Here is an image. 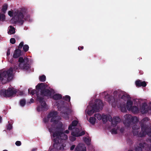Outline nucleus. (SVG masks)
Returning a JSON list of instances; mask_svg holds the SVG:
<instances>
[{
  "instance_id": "obj_1",
  "label": "nucleus",
  "mask_w": 151,
  "mask_h": 151,
  "mask_svg": "<svg viewBox=\"0 0 151 151\" xmlns=\"http://www.w3.org/2000/svg\"><path fill=\"white\" fill-rule=\"evenodd\" d=\"M37 90L40 91V93L38 92L36 93L37 96V100L38 101H41V100H44V96L50 97L51 95L52 92L50 90L46 88L45 85L43 83L38 84L36 86Z\"/></svg>"
},
{
  "instance_id": "obj_2",
  "label": "nucleus",
  "mask_w": 151,
  "mask_h": 151,
  "mask_svg": "<svg viewBox=\"0 0 151 151\" xmlns=\"http://www.w3.org/2000/svg\"><path fill=\"white\" fill-rule=\"evenodd\" d=\"M140 124L141 129V131L139 126L135 124L132 127V132L134 136L142 137H145L147 134L146 131L148 128V126L144 123H140Z\"/></svg>"
},
{
  "instance_id": "obj_3",
  "label": "nucleus",
  "mask_w": 151,
  "mask_h": 151,
  "mask_svg": "<svg viewBox=\"0 0 151 151\" xmlns=\"http://www.w3.org/2000/svg\"><path fill=\"white\" fill-rule=\"evenodd\" d=\"M68 105L66 102L62 100L59 101L57 104L58 110L62 111L60 113V115L66 120L69 119L68 112L70 111Z\"/></svg>"
},
{
  "instance_id": "obj_4",
  "label": "nucleus",
  "mask_w": 151,
  "mask_h": 151,
  "mask_svg": "<svg viewBox=\"0 0 151 151\" xmlns=\"http://www.w3.org/2000/svg\"><path fill=\"white\" fill-rule=\"evenodd\" d=\"M27 13V10L25 9L22 8L20 10L15 11L14 13V16L13 19L14 23H18L22 25L24 22V17Z\"/></svg>"
},
{
  "instance_id": "obj_5",
  "label": "nucleus",
  "mask_w": 151,
  "mask_h": 151,
  "mask_svg": "<svg viewBox=\"0 0 151 151\" xmlns=\"http://www.w3.org/2000/svg\"><path fill=\"white\" fill-rule=\"evenodd\" d=\"M103 106L102 101L100 99H96L94 104L88 107L87 114L89 115H91L95 112H99L100 110L103 109Z\"/></svg>"
},
{
  "instance_id": "obj_6",
  "label": "nucleus",
  "mask_w": 151,
  "mask_h": 151,
  "mask_svg": "<svg viewBox=\"0 0 151 151\" xmlns=\"http://www.w3.org/2000/svg\"><path fill=\"white\" fill-rule=\"evenodd\" d=\"M18 69L17 66H14L13 68L11 67L7 71H3L2 73H0V80L2 81L4 78H6L8 80H11L12 78V73L13 70L16 71Z\"/></svg>"
},
{
  "instance_id": "obj_7",
  "label": "nucleus",
  "mask_w": 151,
  "mask_h": 151,
  "mask_svg": "<svg viewBox=\"0 0 151 151\" xmlns=\"http://www.w3.org/2000/svg\"><path fill=\"white\" fill-rule=\"evenodd\" d=\"M58 113L56 111H53L50 112L47 116L48 118H51L50 122H53V124H56L58 123V121L56 119L57 117Z\"/></svg>"
},
{
  "instance_id": "obj_8",
  "label": "nucleus",
  "mask_w": 151,
  "mask_h": 151,
  "mask_svg": "<svg viewBox=\"0 0 151 151\" xmlns=\"http://www.w3.org/2000/svg\"><path fill=\"white\" fill-rule=\"evenodd\" d=\"M111 122V124L113 127L116 126L117 124L121 121L120 119L118 116H114L112 119V117L110 115H108L107 121Z\"/></svg>"
},
{
  "instance_id": "obj_9",
  "label": "nucleus",
  "mask_w": 151,
  "mask_h": 151,
  "mask_svg": "<svg viewBox=\"0 0 151 151\" xmlns=\"http://www.w3.org/2000/svg\"><path fill=\"white\" fill-rule=\"evenodd\" d=\"M105 98L106 101H107L110 104H111L113 107H115L116 106L117 103L114 96L107 94L105 96Z\"/></svg>"
},
{
  "instance_id": "obj_10",
  "label": "nucleus",
  "mask_w": 151,
  "mask_h": 151,
  "mask_svg": "<svg viewBox=\"0 0 151 151\" xmlns=\"http://www.w3.org/2000/svg\"><path fill=\"white\" fill-rule=\"evenodd\" d=\"M80 129L78 128L73 129V131H72L71 134L72 136L78 137L84 135L85 134V132L82 131V132L79 133Z\"/></svg>"
},
{
  "instance_id": "obj_11",
  "label": "nucleus",
  "mask_w": 151,
  "mask_h": 151,
  "mask_svg": "<svg viewBox=\"0 0 151 151\" xmlns=\"http://www.w3.org/2000/svg\"><path fill=\"white\" fill-rule=\"evenodd\" d=\"M17 91L15 90H13L11 88H9L6 90L4 92V94L6 97H10L16 93Z\"/></svg>"
},
{
  "instance_id": "obj_12",
  "label": "nucleus",
  "mask_w": 151,
  "mask_h": 151,
  "mask_svg": "<svg viewBox=\"0 0 151 151\" xmlns=\"http://www.w3.org/2000/svg\"><path fill=\"white\" fill-rule=\"evenodd\" d=\"M125 119L124 122V124L127 127L130 126L131 124V121L132 116L130 114H126L124 116Z\"/></svg>"
},
{
  "instance_id": "obj_13",
  "label": "nucleus",
  "mask_w": 151,
  "mask_h": 151,
  "mask_svg": "<svg viewBox=\"0 0 151 151\" xmlns=\"http://www.w3.org/2000/svg\"><path fill=\"white\" fill-rule=\"evenodd\" d=\"M41 105L38 106L37 107V111H38L44 110L47 108V106L44 100L39 101Z\"/></svg>"
},
{
  "instance_id": "obj_14",
  "label": "nucleus",
  "mask_w": 151,
  "mask_h": 151,
  "mask_svg": "<svg viewBox=\"0 0 151 151\" xmlns=\"http://www.w3.org/2000/svg\"><path fill=\"white\" fill-rule=\"evenodd\" d=\"M29 58L27 57H25L24 59V65L23 66V69L25 70H28L30 68V65L29 64Z\"/></svg>"
},
{
  "instance_id": "obj_15",
  "label": "nucleus",
  "mask_w": 151,
  "mask_h": 151,
  "mask_svg": "<svg viewBox=\"0 0 151 151\" xmlns=\"http://www.w3.org/2000/svg\"><path fill=\"white\" fill-rule=\"evenodd\" d=\"M75 150V151H86V148L84 144L80 143L76 147Z\"/></svg>"
},
{
  "instance_id": "obj_16",
  "label": "nucleus",
  "mask_w": 151,
  "mask_h": 151,
  "mask_svg": "<svg viewBox=\"0 0 151 151\" xmlns=\"http://www.w3.org/2000/svg\"><path fill=\"white\" fill-rule=\"evenodd\" d=\"M135 85L137 87L142 86L145 87L147 85V83L145 81H142L141 80H138L135 81Z\"/></svg>"
},
{
  "instance_id": "obj_17",
  "label": "nucleus",
  "mask_w": 151,
  "mask_h": 151,
  "mask_svg": "<svg viewBox=\"0 0 151 151\" xmlns=\"http://www.w3.org/2000/svg\"><path fill=\"white\" fill-rule=\"evenodd\" d=\"M78 123V121L77 120H74L72 122L71 124H70L68 128L69 130H72V131H73V129L76 128L75 127L76 126Z\"/></svg>"
},
{
  "instance_id": "obj_18",
  "label": "nucleus",
  "mask_w": 151,
  "mask_h": 151,
  "mask_svg": "<svg viewBox=\"0 0 151 151\" xmlns=\"http://www.w3.org/2000/svg\"><path fill=\"white\" fill-rule=\"evenodd\" d=\"M21 54V50L20 49H16L14 53L13 57L15 58H16L19 57Z\"/></svg>"
},
{
  "instance_id": "obj_19",
  "label": "nucleus",
  "mask_w": 151,
  "mask_h": 151,
  "mask_svg": "<svg viewBox=\"0 0 151 151\" xmlns=\"http://www.w3.org/2000/svg\"><path fill=\"white\" fill-rule=\"evenodd\" d=\"M133 102L131 100H128L127 103L126 107L128 110H130L132 107Z\"/></svg>"
},
{
  "instance_id": "obj_20",
  "label": "nucleus",
  "mask_w": 151,
  "mask_h": 151,
  "mask_svg": "<svg viewBox=\"0 0 151 151\" xmlns=\"http://www.w3.org/2000/svg\"><path fill=\"white\" fill-rule=\"evenodd\" d=\"M9 27L10 29L8 32V34L10 35L14 34L15 33V29L12 26H10Z\"/></svg>"
},
{
  "instance_id": "obj_21",
  "label": "nucleus",
  "mask_w": 151,
  "mask_h": 151,
  "mask_svg": "<svg viewBox=\"0 0 151 151\" xmlns=\"http://www.w3.org/2000/svg\"><path fill=\"white\" fill-rule=\"evenodd\" d=\"M18 62L19 63V66L21 68L23 69V65H24V59L22 57L19 58L18 60Z\"/></svg>"
},
{
  "instance_id": "obj_22",
  "label": "nucleus",
  "mask_w": 151,
  "mask_h": 151,
  "mask_svg": "<svg viewBox=\"0 0 151 151\" xmlns=\"http://www.w3.org/2000/svg\"><path fill=\"white\" fill-rule=\"evenodd\" d=\"M62 97L61 95L59 94H56L52 96V99L55 100L60 99Z\"/></svg>"
},
{
  "instance_id": "obj_23",
  "label": "nucleus",
  "mask_w": 151,
  "mask_h": 151,
  "mask_svg": "<svg viewBox=\"0 0 151 151\" xmlns=\"http://www.w3.org/2000/svg\"><path fill=\"white\" fill-rule=\"evenodd\" d=\"M130 110L134 113H137L139 112V109L136 106H134Z\"/></svg>"
},
{
  "instance_id": "obj_24",
  "label": "nucleus",
  "mask_w": 151,
  "mask_h": 151,
  "mask_svg": "<svg viewBox=\"0 0 151 151\" xmlns=\"http://www.w3.org/2000/svg\"><path fill=\"white\" fill-rule=\"evenodd\" d=\"M28 93L30 95H34L36 93H36L38 92L35 89L32 90L31 88H29L28 90Z\"/></svg>"
},
{
  "instance_id": "obj_25",
  "label": "nucleus",
  "mask_w": 151,
  "mask_h": 151,
  "mask_svg": "<svg viewBox=\"0 0 151 151\" xmlns=\"http://www.w3.org/2000/svg\"><path fill=\"white\" fill-rule=\"evenodd\" d=\"M108 115H102V119L104 124H105L107 122Z\"/></svg>"
},
{
  "instance_id": "obj_26",
  "label": "nucleus",
  "mask_w": 151,
  "mask_h": 151,
  "mask_svg": "<svg viewBox=\"0 0 151 151\" xmlns=\"http://www.w3.org/2000/svg\"><path fill=\"white\" fill-rule=\"evenodd\" d=\"M96 120V119L95 117H91L89 119V122L92 124L94 125L95 123Z\"/></svg>"
},
{
  "instance_id": "obj_27",
  "label": "nucleus",
  "mask_w": 151,
  "mask_h": 151,
  "mask_svg": "<svg viewBox=\"0 0 151 151\" xmlns=\"http://www.w3.org/2000/svg\"><path fill=\"white\" fill-rule=\"evenodd\" d=\"M139 120L137 117L132 116L131 121V124H134L135 123L137 122Z\"/></svg>"
},
{
  "instance_id": "obj_28",
  "label": "nucleus",
  "mask_w": 151,
  "mask_h": 151,
  "mask_svg": "<svg viewBox=\"0 0 151 151\" xmlns=\"http://www.w3.org/2000/svg\"><path fill=\"white\" fill-rule=\"evenodd\" d=\"M63 99L65 101L70 102V97L68 95H66L63 97Z\"/></svg>"
},
{
  "instance_id": "obj_29",
  "label": "nucleus",
  "mask_w": 151,
  "mask_h": 151,
  "mask_svg": "<svg viewBox=\"0 0 151 151\" xmlns=\"http://www.w3.org/2000/svg\"><path fill=\"white\" fill-rule=\"evenodd\" d=\"M19 104L21 106H24L26 104V101L25 99H23L20 100Z\"/></svg>"
},
{
  "instance_id": "obj_30",
  "label": "nucleus",
  "mask_w": 151,
  "mask_h": 151,
  "mask_svg": "<svg viewBox=\"0 0 151 151\" xmlns=\"http://www.w3.org/2000/svg\"><path fill=\"white\" fill-rule=\"evenodd\" d=\"M46 76L44 75L40 76L39 78L40 81L41 82H44L46 80Z\"/></svg>"
},
{
  "instance_id": "obj_31",
  "label": "nucleus",
  "mask_w": 151,
  "mask_h": 151,
  "mask_svg": "<svg viewBox=\"0 0 151 151\" xmlns=\"http://www.w3.org/2000/svg\"><path fill=\"white\" fill-rule=\"evenodd\" d=\"M84 141L87 145H89L90 144L91 140L89 138L85 137L84 139Z\"/></svg>"
},
{
  "instance_id": "obj_32",
  "label": "nucleus",
  "mask_w": 151,
  "mask_h": 151,
  "mask_svg": "<svg viewBox=\"0 0 151 151\" xmlns=\"http://www.w3.org/2000/svg\"><path fill=\"white\" fill-rule=\"evenodd\" d=\"M7 8L8 5L7 4H5L3 6L2 8L1 9L3 13H5L6 10L7 9Z\"/></svg>"
},
{
  "instance_id": "obj_33",
  "label": "nucleus",
  "mask_w": 151,
  "mask_h": 151,
  "mask_svg": "<svg viewBox=\"0 0 151 151\" xmlns=\"http://www.w3.org/2000/svg\"><path fill=\"white\" fill-rule=\"evenodd\" d=\"M94 116L96 117L99 120H100L102 119V116L100 114H95Z\"/></svg>"
},
{
  "instance_id": "obj_34",
  "label": "nucleus",
  "mask_w": 151,
  "mask_h": 151,
  "mask_svg": "<svg viewBox=\"0 0 151 151\" xmlns=\"http://www.w3.org/2000/svg\"><path fill=\"white\" fill-rule=\"evenodd\" d=\"M23 48L24 51L26 52L28 51L29 47L28 45L26 44L24 45Z\"/></svg>"
},
{
  "instance_id": "obj_35",
  "label": "nucleus",
  "mask_w": 151,
  "mask_h": 151,
  "mask_svg": "<svg viewBox=\"0 0 151 151\" xmlns=\"http://www.w3.org/2000/svg\"><path fill=\"white\" fill-rule=\"evenodd\" d=\"M120 92L122 93L119 90H116L114 91L113 94L114 96H117V95L119 96L120 94Z\"/></svg>"
},
{
  "instance_id": "obj_36",
  "label": "nucleus",
  "mask_w": 151,
  "mask_h": 151,
  "mask_svg": "<svg viewBox=\"0 0 151 151\" xmlns=\"http://www.w3.org/2000/svg\"><path fill=\"white\" fill-rule=\"evenodd\" d=\"M149 119L147 117H145L141 121L140 123L145 124V122L149 121Z\"/></svg>"
},
{
  "instance_id": "obj_37",
  "label": "nucleus",
  "mask_w": 151,
  "mask_h": 151,
  "mask_svg": "<svg viewBox=\"0 0 151 151\" xmlns=\"http://www.w3.org/2000/svg\"><path fill=\"white\" fill-rule=\"evenodd\" d=\"M112 134H116L117 133V130L115 128H113L111 130Z\"/></svg>"
},
{
  "instance_id": "obj_38",
  "label": "nucleus",
  "mask_w": 151,
  "mask_h": 151,
  "mask_svg": "<svg viewBox=\"0 0 151 151\" xmlns=\"http://www.w3.org/2000/svg\"><path fill=\"white\" fill-rule=\"evenodd\" d=\"M24 42H21L19 44L18 47V49H20L22 47L24 46Z\"/></svg>"
},
{
  "instance_id": "obj_39",
  "label": "nucleus",
  "mask_w": 151,
  "mask_h": 151,
  "mask_svg": "<svg viewBox=\"0 0 151 151\" xmlns=\"http://www.w3.org/2000/svg\"><path fill=\"white\" fill-rule=\"evenodd\" d=\"M76 136H71L69 137L70 140L72 141L73 142L75 141L76 140Z\"/></svg>"
},
{
  "instance_id": "obj_40",
  "label": "nucleus",
  "mask_w": 151,
  "mask_h": 151,
  "mask_svg": "<svg viewBox=\"0 0 151 151\" xmlns=\"http://www.w3.org/2000/svg\"><path fill=\"white\" fill-rule=\"evenodd\" d=\"M10 42L12 44H14L16 42L15 39L14 38H11L10 39Z\"/></svg>"
},
{
  "instance_id": "obj_41",
  "label": "nucleus",
  "mask_w": 151,
  "mask_h": 151,
  "mask_svg": "<svg viewBox=\"0 0 151 151\" xmlns=\"http://www.w3.org/2000/svg\"><path fill=\"white\" fill-rule=\"evenodd\" d=\"M12 125L10 124H9L7 125L6 128L7 129L10 130L12 129Z\"/></svg>"
},
{
  "instance_id": "obj_42",
  "label": "nucleus",
  "mask_w": 151,
  "mask_h": 151,
  "mask_svg": "<svg viewBox=\"0 0 151 151\" xmlns=\"http://www.w3.org/2000/svg\"><path fill=\"white\" fill-rule=\"evenodd\" d=\"M121 99H123L124 101H126V100L127 99V97L125 95H123L121 97Z\"/></svg>"
},
{
  "instance_id": "obj_43",
  "label": "nucleus",
  "mask_w": 151,
  "mask_h": 151,
  "mask_svg": "<svg viewBox=\"0 0 151 151\" xmlns=\"http://www.w3.org/2000/svg\"><path fill=\"white\" fill-rule=\"evenodd\" d=\"M15 144L17 146H20L21 145V142L19 141H17L16 142Z\"/></svg>"
},
{
  "instance_id": "obj_44",
  "label": "nucleus",
  "mask_w": 151,
  "mask_h": 151,
  "mask_svg": "<svg viewBox=\"0 0 151 151\" xmlns=\"http://www.w3.org/2000/svg\"><path fill=\"white\" fill-rule=\"evenodd\" d=\"M8 14L11 17L13 16V12L12 11H9L8 12Z\"/></svg>"
},
{
  "instance_id": "obj_45",
  "label": "nucleus",
  "mask_w": 151,
  "mask_h": 151,
  "mask_svg": "<svg viewBox=\"0 0 151 151\" xmlns=\"http://www.w3.org/2000/svg\"><path fill=\"white\" fill-rule=\"evenodd\" d=\"M121 109L122 111V112H125L126 111V109L125 106L124 107H121Z\"/></svg>"
},
{
  "instance_id": "obj_46",
  "label": "nucleus",
  "mask_w": 151,
  "mask_h": 151,
  "mask_svg": "<svg viewBox=\"0 0 151 151\" xmlns=\"http://www.w3.org/2000/svg\"><path fill=\"white\" fill-rule=\"evenodd\" d=\"M49 118H48L47 117V118H44L43 119V121L45 123H46L48 122L49 120Z\"/></svg>"
},
{
  "instance_id": "obj_47",
  "label": "nucleus",
  "mask_w": 151,
  "mask_h": 151,
  "mask_svg": "<svg viewBox=\"0 0 151 151\" xmlns=\"http://www.w3.org/2000/svg\"><path fill=\"white\" fill-rule=\"evenodd\" d=\"M10 49L9 48L8 49L7 51L6 55H7L8 56L10 55Z\"/></svg>"
},
{
  "instance_id": "obj_48",
  "label": "nucleus",
  "mask_w": 151,
  "mask_h": 151,
  "mask_svg": "<svg viewBox=\"0 0 151 151\" xmlns=\"http://www.w3.org/2000/svg\"><path fill=\"white\" fill-rule=\"evenodd\" d=\"M75 145H72L70 147V149L71 150H73L75 147Z\"/></svg>"
},
{
  "instance_id": "obj_49",
  "label": "nucleus",
  "mask_w": 151,
  "mask_h": 151,
  "mask_svg": "<svg viewBox=\"0 0 151 151\" xmlns=\"http://www.w3.org/2000/svg\"><path fill=\"white\" fill-rule=\"evenodd\" d=\"M83 46H79L78 47V49L79 50H81L82 49H83Z\"/></svg>"
},
{
  "instance_id": "obj_50",
  "label": "nucleus",
  "mask_w": 151,
  "mask_h": 151,
  "mask_svg": "<svg viewBox=\"0 0 151 151\" xmlns=\"http://www.w3.org/2000/svg\"><path fill=\"white\" fill-rule=\"evenodd\" d=\"M142 109L145 110L144 111H145V112H146V110H145V106L144 105H142Z\"/></svg>"
},
{
  "instance_id": "obj_51",
  "label": "nucleus",
  "mask_w": 151,
  "mask_h": 151,
  "mask_svg": "<svg viewBox=\"0 0 151 151\" xmlns=\"http://www.w3.org/2000/svg\"><path fill=\"white\" fill-rule=\"evenodd\" d=\"M65 132L66 134H68L69 132V131L68 130H66L65 131Z\"/></svg>"
},
{
  "instance_id": "obj_52",
  "label": "nucleus",
  "mask_w": 151,
  "mask_h": 151,
  "mask_svg": "<svg viewBox=\"0 0 151 151\" xmlns=\"http://www.w3.org/2000/svg\"><path fill=\"white\" fill-rule=\"evenodd\" d=\"M49 131H50V132H52V128H50L49 129Z\"/></svg>"
},
{
  "instance_id": "obj_53",
  "label": "nucleus",
  "mask_w": 151,
  "mask_h": 151,
  "mask_svg": "<svg viewBox=\"0 0 151 151\" xmlns=\"http://www.w3.org/2000/svg\"><path fill=\"white\" fill-rule=\"evenodd\" d=\"M30 101L31 102L33 103L34 101V100L32 98L30 99Z\"/></svg>"
},
{
  "instance_id": "obj_54",
  "label": "nucleus",
  "mask_w": 151,
  "mask_h": 151,
  "mask_svg": "<svg viewBox=\"0 0 151 151\" xmlns=\"http://www.w3.org/2000/svg\"><path fill=\"white\" fill-rule=\"evenodd\" d=\"M2 121V118L0 116V123H1Z\"/></svg>"
},
{
  "instance_id": "obj_55",
  "label": "nucleus",
  "mask_w": 151,
  "mask_h": 151,
  "mask_svg": "<svg viewBox=\"0 0 151 151\" xmlns=\"http://www.w3.org/2000/svg\"><path fill=\"white\" fill-rule=\"evenodd\" d=\"M123 130H123V129H120V131L121 132H123Z\"/></svg>"
},
{
  "instance_id": "obj_56",
  "label": "nucleus",
  "mask_w": 151,
  "mask_h": 151,
  "mask_svg": "<svg viewBox=\"0 0 151 151\" xmlns=\"http://www.w3.org/2000/svg\"><path fill=\"white\" fill-rule=\"evenodd\" d=\"M36 150V148H33L32 149V151H35Z\"/></svg>"
},
{
  "instance_id": "obj_57",
  "label": "nucleus",
  "mask_w": 151,
  "mask_h": 151,
  "mask_svg": "<svg viewBox=\"0 0 151 151\" xmlns=\"http://www.w3.org/2000/svg\"><path fill=\"white\" fill-rule=\"evenodd\" d=\"M3 151H8L7 150H3Z\"/></svg>"
},
{
  "instance_id": "obj_58",
  "label": "nucleus",
  "mask_w": 151,
  "mask_h": 151,
  "mask_svg": "<svg viewBox=\"0 0 151 151\" xmlns=\"http://www.w3.org/2000/svg\"><path fill=\"white\" fill-rule=\"evenodd\" d=\"M23 93V92H21V94H22Z\"/></svg>"
},
{
  "instance_id": "obj_59",
  "label": "nucleus",
  "mask_w": 151,
  "mask_h": 151,
  "mask_svg": "<svg viewBox=\"0 0 151 151\" xmlns=\"http://www.w3.org/2000/svg\"><path fill=\"white\" fill-rule=\"evenodd\" d=\"M128 151H133L132 150H129Z\"/></svg>"
},
{
  "instance_id": "obj_60",
  "label": "nucleus",
  "mask_w": 151,
  "mask_h": 151,
  "mask_svg": "<svg viewBox=\"0 0 151 151\" xmlns=\"http://www.w3.org/2000/svg\"><path fill=\"white\" fill-rule=\"evenodd\" d=\"M62 125H61L60 126V127H62Z\"/></svg>"
},
{
  "instance_id": "obj_61",
  "label": "nucleus",
  "mask_w": 151,
  "mask_h": 151,
  "mask_svg": "<svg viewBox=\"0 0 151 151\" xmlns=\"http://www.w3.org/2000/svg\"><path fill=\"white\" fill-rule=\"evenodd\" d=\"M127 142H128V139L127 140Z\"/></svg>"
}]
</instances>
